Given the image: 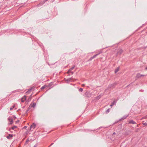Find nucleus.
Returning a JSON list of instances; mask_svg holds the SVG:
<instances>
[{"label": "nucleus", "instance_id": "nucleus-22", "mask_svg": "<svg viewBox=\"0 0 147 147\" xmlns=\"http://www.w3.org/2000/svg\"><path fill=\"white\" fill-rule=\"evenodd\" d=\"M109 111H110V109L109 108L106 111V113H109Z\"/></svg>", "mask_w": 147, "mask_h": 147}, {"label": "nucleus", "instance_id": "nucleus-12", "mask_svg": "<svg viewBox=\"0 0 147 147\" xmlns=\"http://www.w3.org/2000/svg\"><path fill=\"white\" fill-rule=\"evenodd\" d=\"M13 137V135L12 134H9L8 136H7V139H10L11 138H12Z\"/></svg>", "mask_w": 147, "mask_h": 147}, {"label": "nucleus", "instance_id": "nucleus-29", "mask_svg": "<svg viewBox=\"0 0 147 147\" xmlns=\"http://www.w3.org/2000/svg\"><path fill=\"white\" fill-rule=\"evenodd\" d=\"M139 91H140V92H144V90H140Z\"/></svg>", "mask_w": 147, "mask_h": 147}, {"label": "nucleus", "instance_id": "nucleus-15", "mask_svg": "<svg viewBox=\"0 0 147 147\" xmlns=\"http://www.w3.org/2000/svg\"><path fill=\"white\" fill-rule=\"evenodd\" d=\"M119 67H118L115 70V73H117L119 70Z\"/></svg>", "mask_w": 147, "mask_h": 147}, {"label": "nucleus", "instance_id": "nucleus-14", "mask_svg": "<svg viewBox=\"0 0 147 147\" xmlns=\"http://www.w3.org/2000/svg\"><path fill=\"white\" fill-rule=\"evenodd\" d=\"M24 97L22 98L21 99V101L22 102H24L26 100V96H24Z\"/></svg>", "mask_w": 147, "mask_h": 147}, {"label": "nucleus", "instance_id": "nucleus-3", "mask_svg": "<svg viewBox=\"0 0 147 147\" xmlns=\"http://www.w3.org/2000/svg\"><path fill=\"white\" fill-rule=\"evenodd\" d=\"M45 3V2H44V1H42L39 4L37 5V6L38 7H39L40 6H41L43 5Z\"/></svg>", "mask_w": 147, "mask_h": 147}, {"label": "nucleus", "instance_id": "nucleus-34", "mask_svg": "<svg viewBox=\"0 0 147 147\" xmlns=\"http://www.w3.org/2000/svg\"><path fill=\"white\" fill-rule=\"evenodd\" d=\"M85 84H82V86H85Z\"/></svg>", "mask_w": 147, "mask_h": 147}, {"label": "nucleus", "instance_id": "nucleus-21", "mask_svg": "<svg viewBox=\"0 0 147 147\" xmlns=\"http://www.w3.org/2000/svg\"><path fill=\"white\" fill-rule=\"evenodd\" d=\"M83 88H80V89H79V91L80 92H82L83 91Z\"/></svg>", "mask_w": 147, "mask_h": 147}, {"label": "nucleus", "instance_id": "nucleus-27", "mask_svg": "<svg viewBox=\"0 0 147 147\" xmlns=\"http://www.w3.org/2000/svg\"><path fill=\"white\" fill-rule=\"evenodd\" d=\"M94 58H92V57H91L89 59L90 61L92 60Z\"/></svg>", "mask_w": 147, "mask_h": 147}, {"label": "nucleus", "instance_id": "nucleus-5", "mask_svg": "<svg viewBox=\"0 0 147 147\" xmlns=\"http://www.w3.org/2000/svg\"><path fill=\"white\" fill-rule=\"evenodd\" d=\"M144 76L145 75H141L139 73L136 75V77L137 78H139L142 76Z\"/></svg>", "mask_w": 147, "mask_h": 147}, {"label": "nucleus", "instance_id": "nucleus-24", "mask_svg": "<svg viewBox=\"0 0 147 147\" xmlns=\"http://www.w3.org/2000/svg\"><path fill=\"white\" fill-rule=\"evenodd\" d=\"M15 107V106L14 105H13V106L12 107H11L10 109V110H12Z\"/></svg>", "mask_w": 147, "mask_h": 147}, {"label": "nucleus", "instance_id": "nucleus-1", "mask_svg": "<svg viewBox=\"0 0 147 147\" xmlns=\"http://www.w3.org/2000/svg\"><path fill=\"white\" fill-rule=\"evenodd\" d=\"M117 83L115 82L113 84H109L108 87V89H113L116 86Z\"/></svg>", "mask_w": 147, "mask_h": 147}, {"label": "nucleus", "instance_id": "nucleus-26", "mask_svg": "<svg viewBox=\"0 0 147 147\" xmlns=\"http://www.w3.org/2000/svg\"><path fill=\"white\" fill-rule=\"evenodd\" d=\"M143 125L145 126H147V123L145 122L143 123Z\"/></svg>", "mask_w": 147, "mask_h": 147}, {"label": "nucleus", "instance_id": "nucleus-7", "mask_svg": "<svg viewBox=\"0 0 147 147\" xmlns=\"http://www.w3.org/2000/svg\"><path fill=\"white\" fill-rule=\"evenodd\" d=\"M66 81L67 82H72L74 81L73 79L72 78H68L66 80Z\"/></svg>", "mask_w": 147, "mask_h": 147}, {"label": "nucleus", "instance_id": "nucleus-23", "mask_svg": "<svg viewBox=\"0 0 147 147\" xmlns=\"http://www.w3.org/2000/svg\"><path fill=\"white\" fill-rule=\"evenodd\" d=\"M45 87H46V86H43L41 87V89H43L45 88Z\"/></svg>", "mask_w": 147, "mask_h": 147}, {"label": "nucleus", "instance_id": "nucleus-38", "mask_svg": "<svg viewBox=\"0 0 147 147\" xmlns=\"http://www.w3.org/2000/svg\"><path fill=\"white\" fill-rule=\"evenodd\" d=\"M100 127L98 128V129H100Z\"/></svg>", "mask_w": 147, "mask_h": 147}, {"label": "nucleus", "instance_id": "nucleus-25", "mask_svg": "<svg viewBox=\"0 0 147 147\" xmlns=\"http://www.w3.org/2000/svg\"><path fill=\"white\" fill-rule=\"evenodd\" d=\"M28 141H29V140H28V139L26 141V142H25V144H27L28 142Z\"/></svg>", "mask_w": 147, "mask_h": 147}, {"label": "nucleus", "instance_id": "nucleus-32", "mask_svg": "<svg viewBox=\"0 0 147 147\" xmlns=\"http://www.w3.org/2000/svg\"><path fill=\"white\" fill-rule=\"evenodd\" d=\"M37 146V144H35L34 146L33 147H36Z\"/></svg>", "mask_w": 147, "mask_h": 147}, {"label": "nucleus", "instance_id": "nucleus-6", "mask_svg": "<svg viewBox=\"0 0 147 147\" xmlns=\"http://www.w3.org/2000/svg\"><path fill=\"white\" fill-rule=\"evenodd\" d=\"M36 126V125L34 123H33L32 124L30 125V130L32 128H33V129Z\"/></svg>", "mask_w": 147, "mask_h": 147}, {"label": "nucleus", "instance_id": "nucleus-17", "mask_svg": "<svg viewBox=\"0 0 147 147\" xmlns=\"http://www.w3.org/2000/svg\"><path fill=\"white\" fill-rule=\"evenodd\" d=\"M17 127L16 126H13L11 128H10L9 130L10 131L11 129L14 130L15 128H16Z\"/></svg>", "mask_w": 147, "mask_h": 147}, {"label": "nucleus", "instance_id": "nucleus-30", "mask_svg": "<svg viewBox=\"0 0 147 147\" xmlns=\"http://www.w3.org/2000/svg\"><path fill=\"white\" fill-rule=\"evenodd\" d=\"M53 143H52L49 147H50V146H51L53 145Z\"/></svg>", "mask_w": 147, "mask_h": 147}, {"label": "nucleus", "instance_id": "nucleus-10", "mask_svg": "<svg viewBox=\"0 0 147 147\" xmlns=\"http://www.w3.org/2000/svg\"><path fill=\"white\" fill-rule=\"evenodd\" d=\"M102 53V51H100L99 53H97L93 56L92 57V58H95L99 54H100V53Z\"/></svg>", "mask_w": 147, "mask_h": 147}, {"label": "nucleus", "instance_id": "nucleus-33", "mask_svg": "<svg viewBox=\"0 0 147 147\" xmlns=\"http://www.w3.org/2000/svg\"><path fill=\"white\" fill-rule=\"evenodd\" d=\"M48 0H44V2L45 3L47 1H48Z\"/></svg>", "mask_w": 147, "mask_h": 147}, {"label": "nucleus", "instance_id": "nucleus-2", "mask_svg": "<svg viewBox=\"0 0 147 147\" xmlns=\"http://www.w3.org/2000/svg\"><path fill=\"white\" fill-rule=\"evenodd\" d=\"M8 120L9 121L10 123H9V124L11 125L13 123V120L12 118V117H9L8 118Z\"/></svg>", "mask_w": 147, "mask_h": 147}, {"label": "nucleus", "instance_id": "nucleus-9", "mask_svg": "<svg viewBox=\"0 0 147 147\" xmlns=\"http://www.w3.org/2000/svg\"><path fill=\"white\" fill-rule=\"evenodd\" d=\"M116 103V102L115 100L113 101L110 105L111 107H112L114 105H115Z\"/></svg>", "mask_w": 147, "mask_h": 147}, {"label": "nucleus", "instance_id": "nucleus-19", "mask_svg": "<svg viewBox=\"0 0 147 147\" xmlns=\"http://www.w3.org/2000/svg\"><path fill=\"white\" fill-rule=\"evenodd\" d=\"M31 90H32L31 89H29L26 92V93H29V92H30L31 91Z\"/></svg>", "mask_w": 147, "mask_h": 147}, {"label": "nucleus", "instance_id": "nucleus-35", "mask_svg": "<svg viewBox=\"0 0 147 147\" xmlns=\"http://www.w3.org/2000/svg\"><path fill=\"white\" fill-rule=\"evenodd\" d=\"M115 134V132H114L113 134V135H114Z\"/></svg>", "mask_w": 147, "mask_h": 147}, {"label": "nucleus", "instance_id": "nucleus-18", "mask_svg": "<svg viewBox=\"0 0 147 147\" xmlns=\"http://www.w3.org/2000/svg\"><path fill=\"white\" fill-rule=\"evenodd\" d=\"M75 66L74 65V66L72 67L71 68L69 69V71H72L73 69H74V68Z\"/></svg>", "mask_w": 147, "mask_h": 147}, {"label": "nucleus", "instance_id": "nucleus-16", "mask_svg": "<svg viewBox=\"0 0 147 147\" xmlns=\"http://www.w3.org/2000/svg\"><path fill=\"white\" fill-rule=\"evenodd\" d=\"M67 73V74L71 73V74H74V72L73 71H69V69L68 70Z\"/></svg>", "mask_w": 147, "mask_h": 147}, {"label": "nucleus", "instance_id": "nucleus-31", "mask_svg": "<svg viewBox=\"0 0 147 147\" xmlns=\"http://www.w3.org/2000/svg\"><path fill=\"white\" fill-rule=\"evenodd\" d=\"M27 128V127L26 126H24V127H23V128L24 129H26Z\"/></svg>", "mask_w": 147, "mask_h": 147}, {"label": "nucleus", "instance_id": "nucleus-13", "mask_svg": "<svg viewBox=\"0 0 147 147\" xmlns=\"http://www.w3.org/2000/svg\"><path fill=\"white\" fill-rule=\"evenodd\" d=\"M123 52V50L121 49H120L118 51L117 53L118 54H119L120 55Z\"/></svg>", "mask_w": 147, "mask_h": 147}, {"label": "nucleus", "instance_id": "nucleus-11", "mask_svg": "<svg viewBox=\"0 0 147 147\" xmlns=\"http://www.w3.org/2000/svg\"><path fill=\"white\" fill-rule=\"evenodd\" d=\"M128 116V115H125L123 116L121 119H120V120H123L125 119H126L127 117Z\"/></svg>", "mask_w": 147, "mask_h": 147}, {"label": "nucleus", "instance_id": "nucleus-4", "mask_svg": "<svg viewBox=\"0 0 147 147\" xmlns=\"http://www.w3.org/2000/svg\"><path fill=\"white\" fill-rule=\"evenodd\" d=\"M45 3V2H44V1H42L39 4L37 5V6L38 7H39L40 6H41L43 5Z\"/></svg>", "mask_w": 147, "mask_h": 147}, {"label": "nucleus", "instance_id": "nucleus-39", "mask_svg": "<svg viewBox=\"0 0 147 147\" xmlns=\"http://www.w3.org/2000/svg\"><path fill=\"white\" fill-rule=\"evenodd\" d=\"M24 107H23V108H24Z\"/></svg>", "mask_w": 147, "mask_h": 147}, {"label": "nucleus", "instance_id": "nucleus-8", "mask_svg": "<svg viewBox=\"0 0 147 147\" xmlns=\"http://www.w3.org/2000/svg\"><path fill=\"white\" fill-rule=\"evenodd\" d=\"M129 124H136V122L134 121L133 120H130L129 122Z\"/></svg>", "mask_w": 147, "mask_h": 147}, {"label": "nucleus", "instance_id": "nucleus-36", "mask_svg": "<svg viewBox=\"0 0 147 147\" xmlns=\"http://www.w3.org/2000/svg\"><path fill=\"white\" fill-rule=\"evenodd\" d=\"M145 69L147 70V67L145 68Z\"/></svg>", "mask_w": 147, "mask_h": 147}, {"label": "nucleus", "instance_id": "nucleus-20", "mask_svg": "<svg viewBox=\"0 0 147 147\" xmlns=\"http://www.w3.org/2000/svg\"><path fill=\"white\" fill-rule=\"evenodd\" d=\"M35 106H36V104L35 103H34L32 105V107L34 108L35 107Z\"/></svg>", "mask_w": 147, "mask_h": 147}, {"label": "nucleus", "instance_id": "nucleus-28", "mask_svg": "<svg viewBox=\"0 0 147 147\" xmlns=\"http://www.w3.org/2000/svg\"><path fill=\"white\" fill-rule=\"evenodd\" d=\"M29 109H28V110L26 111V113H27L28 112V111L29 110Z\"/></svg>", "mask_w": 147, "mask_h": 147}, {"label": "nucleus", "instance_id": "nucleus-37", "mask_svg": "<svg viewBox=\"0 0 147 147\" xmlns=\"http://www.w3.org/2000/svg\"><path fill=\"white\" fill-rule=\"evenodd\" d=\"M55 0H53V1H52V2H53Z\"/></svg>", "mask_w": 147, "mask_h": 147}]
</instances>
